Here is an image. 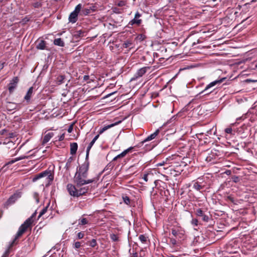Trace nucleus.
<instances>
[{
    "label": "nucleus",
    "instance_id": "4c0bfd02",
    "mask_svg": "<svg viewBox=\"0 0 257 257\" xmlns=\"http://www.w3.org/2000/svg\"><path fill=\"white\" fill-rule=\"evenodd\" d=\"M92 146H88V147L87 148V150H86V158H85V160H88V157H89V151L91 148Z\"/></svg>",
    "mask_w": 257,
    "mask_h": 257
},
{
    "label": "nucleus",
    "instance_id": "39448f33",
    "mask_svg": "<svg viewBox=\"0 0 257 257\" xmlns=\"http://www.w3.org/2000/svg\"><path fill=\"white\" fill-rule=\"evenodd\" d=\"M225 79H226V78L224 77V78H222L221 79H217L214 81L211 82V83H210L209 84H208L206 86L205 88L200 92V94H203L205 92H206V93H205L204 95L209 94L211 93L213 91V90L215 89V88L212 89L211 90L209 91L208 92V91L210 89L213 88V87H214L216 85L218 86L219 85H220L222 82H223V81Z\"/></svg>",
    "mask_w": 257,
    "mask_h": 257
},
{
    "label": "nucleus",
    "instance_id": "f257e3e1",
    "mask_svg": "<svg viewBox=\"0 0 257 257\" xmlns=\"http://www.w3.org/2000/svg\"><path fill=\"white\" fill-rule=\"evenodd\" d=\"M65 134V133L63 130L59 129H50L46 131L42 140V144L44 145L47 143L51 139H53V143L62 141L64 139Z\"/></svg>",
    "mask_w": 257,
    "mask_h": 257
},
{
    "label": "nucleus",
    "instance_id": "20e7f679",
    "mask_svg": "<svg viewBox=\"0 0 257 257\" xmlns=\"http://www.w3.org/2000/svg\"><path fill=\"white\" fill-rule=\"evenodd\" d=\"M86 178H84L81 174L76 173L74 177V181L76 184L77 187H80L85 184H89L94 182L97 181L98 179L97 178H94L92 179L86 180Z\"/></svg>",
    "mask_w": 257,
    "mask_h": 257
},
{
    "label": "nucleus",
    "instance_id": "f03ea898",
    "mask_svg": "<svg viewBox=\"0 0 257 257\" xmlns=\"http://www.w3.org/2000/svg\"><path fill=\"white\" fill-rule=\"evenodd\" d=\"M36 212H34L31 217L28 218L19 227L18 231L15 235V237L12 242L9 245V248L10 249L13 246L16 244L17 240L21 237L27 230V229L30 227L33 222V218L35 216Z\"/></svg>",
    "mask_w": 257,
    "mask_h": 257
},
{
    "label": "nucleus",
    "instance_id": "8fccbe9b",
    "mask_svg": "<svg viewBox=\"0 0 257 257\" xmlns=\"http://www.w3.org/2000/svg\"><path fill=\"white\" fill-rule=\"evenodd\" d=\"M112 10H113V12H114L115 13H119V9L117 8H116V7L113 8H112Z\"/></svg>",
    "mask_w": 257,
    "mask_h": 257
},
{
    "label": "nucleus",
    "instance_id": "aec40b11",
    "mask_svg": "<svg viewBox=\"0 0 257 257\" xmlns=\"http://www.w3.org/2000/svg\"><path fill=\"white\" fill-rule=\"evenodd\" d=\"M46 47V42L44 40H40L37 45L36 48L40 50H44Z\"/></svg>",
    "mask_w": 257,
    "mask_h": 257
},
{
    "label": "nucleus",
    "instance_id": "ea45409f",
    "mask_svg": "<svg viewBox=\"0 0 257 257\" xmlns=\"http://www.w3.org/2000/svg\"><path fill=\"white\" fill-rule=\"evenodd\" d=\"M42 3L39 2H37L33 4V6L35 8H39L42 6Z\"/></svg>",
    "mask_w": 257,
    "mask_h": 257
},
{
    "label": "nucleus",
    "instance_id": "a18cd8bd",
    "mask_svg": "<svg viewBox=\"0 0 257 257\" xmlns=\"http://www.w3.org/2000/svg\"><path fill=\"white\" fill-rule=\"evenodd\" d=\"M84 236V233L82 232H79L77 234V238L78 239H82Z\"/></svg>",
    "mask_w": 257,
    "mask_h": 257
},
{
    "label": "nucleus",
    "instance_id": "6ab92c4d",
    "mask_svg": "<svg viewBox=\"0 0 257 257\" xmlns=\"http://www.w3.org/2000/svg\"><path fill=\"white\" fill-rule=\"evenodd\" d=\"M53 43L55 45L60 47H64L65 43L61 38H57L54 39Z\"/></svg>",
    "mask_w": 257,
    "mask_h": 257
},
{
    "label": "nucleus",
    "instance_id": "e433bc0d",
    "mask_svg": "<svg viewBox=\"0 0 257 257\" xmlns=\"http://www.w3.org/2000/svg\"><path fill=\"white\" fill-rule=\"evenodd\" d=\"M97 245L96 240L95 239H92L89 243V245L92 247H95Z\"/></svg>",
    "mask_w": 257,
    "mask_h": 257
},
{
    "label": "nucleus",
    "instance_id": "1a4fd4ad",
    "mask_svg": "<svg viewBox=\"0 0 257 257\" xmlns=\"http://www.w3.org/2000/svg\"><path fill=\"white\" fill-rule=\"evenodd\" d=\"M19 81L18 77H14L9 84L8 90L10 94L12 93L17 87Z\"/></svg>",
    "mask_w": 257,
    "mask_h": 257
},
{
    "label": "nucleus",
    "instance_id": "f8f14e48",
    "mask_svg": "<svg viewBox=\"0 0 257 257\" xmlns=\"http://www.w3.org/2000/svg\"><path fill=\"white\" fill-rule=\"evenodd\" d=\"M67 189L71 196L78 197V189H77L75 186L72 184H68L67 185Z\"/></svg>",
    "mask_w": 257,
    "mask_h": 257
},
{
    "label": "nucleus",
    "instance_id": "c85d7f7f",
    "mask_svg": "<svg viewBox=\"0 0 257 257\" xmlns=\"http://www.w3.org/2000/svg\"><path fill=\"white\" fill-rule=\"evenodd\" d=\"M146 38V36L143 34H139L136 39L137 40H139L140 41H143Z\"/></svg>",
    "mask_w": 257,
    "mask_h": 257
},
{
    "label": "nucleus",
    "instance_id": "603ef678",
    "mask_svg": "<svg viewBox=\"0 0 257 257\" xmlns=\"http://www.w3.org/2000/svg\"><path fill=\"white\" fill-rule=\"evenodd\" d=\"M148 174H145V175H144V176H143V179H144L145 181H146V182H147V181H148Z\"/></svg>",
    "mask_w": 257,
    "mask_h": 257
},
{
    "label": "nucleus",
    "instance_id": "c9c22d12",
    "mask_svg": "<svg viewBox=\"0 0 257 257\" xmlns=\"http://www.w3.org/2000/svg\"><path fill=\"white\" fill-rule=\"evenodd\" d=\"M48 209V206L44 207L41 211L40 212V214L39 215L38 218H40L41 216H42L43 214H44L47 211Z\"/></svg>",
    "mask_w": 257,
    "mask_h": 257
},
{
    "label": "nucleus",
    "instance_id": "a211bd4d",
    "mask_svg": "<svg viewBox=\"0 0 257 257\" xmlns=\"http://www.w3.org/2000/svg\"><path fill=\"white\" fill-rule=\"evenodd\" d=\"M33 92V87H31L29 88V90L27 91L26 95L24 97V99L27 101L29 102L31 98L32 97V94Z\"/></svg>",
    "mask_w": 257,
    "mask_h": 257
},
{
    "label": "nucleus",
    "instance_id": "393cba45",
    "mask_svg": "<svg viewBox=\"0 0 257 257\" xmlns=\"http://www.w3.org/2000/svg\"><path fill=\"white\" fill-rule=\"evenodd\" d=\"M25 158V156H22V157H19V158H17L14 160H12L10 161H9V162H8L6 165H11V164H12L14 163H15L17 161H20L21 160H22L23 159H24Z\"/></svg>",
    "mask_w": 257,
    "mask_h": 257
},
{
    "label": "nucleus",
    "instance_id": "bf43d9fd",
    "mask_svg": "<svg viewBox=\"0 0 257 257\" xmlns=\"http://www.w3.org/2000/svg\"><path fill=\"white\" fill-rule=\"evenodd\" d=\"M115 93V92H112V93H109V94H107V95H106V96H105V97H106H106H108V96H110V95H111L113 94H114V93Z\"/></svg>",
    "mask_w": 257,
    "mask_h": 257
},
{
    "label": "nucleus",
    "instance_id": "37998d69",
    "mask_svg": "<svg viewBox=\"0 0 257 257\" xmlns=\"http://www.w3.org/2000/svg\"><path fill=\"white\" fill-rule=\"evenodd\" d=\"M126 4V2L125 1H119L117 4L116 5L118 6V7H123V6H124Z\"/></svg>",
    "mask_w": 257,
    "mask_h": 257
},
{
    "label": "nucleus",
    "instance_id": "7ed1b4c3",
    "mask_svg": "<svg viewBox=\"0 0 257 257\" xmlns=\"http://www.w3.org/2000/svg\"><path fill=\"white\" fill-rule=\"evenodd\" d=\"M45 177H46V179L47 182L46 186L47 187L51 184V182L53 181L54 179V175L51 173V171L49 170H45L37 174L33 178V181H36L38 179Z\"/></svg>",
    "mask_w": 257,
    "mask_h": 257
},
{
    "label": "nucleus",
    "instance_id": "72a5a7b5",
    "mask_svg": "<svg viewBox=\"0 0 257 257\" xmlns=\"http://www.w3.org/2000/svg\"><path fill=\"white\" fill-rule=\"evenodd\" d=\"M171 232L172 234L175 237H177L179 234V230L176 229L174 228L171 229Z\"/></svg>",
    "mask_w": 257,
    "mask_h": 257
},
{
    "label": "nucleus",
    "instance_id": "6e6d98bb",
    "mask_svg": "<svg viewBox=\"0 0 257 257\" xmlns=\"http://www.w3.org/2000/svg\"><path fill=\"white\" fill-rule=\"evenodd\" d=\"M89 76L88 75H84V76H83V80H84V81H87V80H88L89 79Z\"/></svg>",
    "mask_w": 257,
    "mask_h": 257
},
{
    "label": "nucleus",
    "instance_id": "7c9ffc66",
    "mask_svg": "<svg viewBox=\"0 0 257 257\" xmlns=\"http://www.w3.org/2000/svg\"><path fill=\"white\" fill-rule=\"evenodd\" d=\"M110 237L113 241H118L119 240L118 235L115 234H111Z\"/></svg>",
    "mask_w": 257,
    "mask_h": 257
},
{
    "label": "nucleus",
    "instance_id": "49530a36",
    "mask_svg": "<svg viewBox=\"0 0 257 257\" xmlns=\"http://www.w3.org/2000/svg\"><path fill=\"white\" fill-rule=\"evenodd\" d=\"M73 130V124H71L69 126L67 131L69 133H70L72 132Z\"/></svg>",
    "mask_w": 257,
    "mask_h": 257
},
{
    "label": "nucleus",
    "instance_id": "9b49d317",
    "mask_svg": "<svg viewBox=\"0 0 257 257\" xmlns=\"http://www.w3.org/2000/svg\"><path fill=\"white\" fill-rule=\"evenodd\" d=\"M195 214L198 217H201L203 221L205 222H208L210 218L205 214V211L201 208H197L195 210Z\"/></svg>",
    "mask_w": 257,
    "mask_h": 257
},
{
    "label": "nucleus",
    "instance_id": "bb28decb",
    "mask_svg": "<svg viewBox=\"0 0 257 257\" xmlns=\"http://www.w3.org/2000/svg\"><path fill=\"white\" fill-rule=\"evenodd\" d=\"M65 77L63 75L59 76L57 78V83L58 85H60L64 82V80Z\"/></svg>",
    "mask_w": 257,
    "mask_h": 257
},
{
    "label": "nucleus",
    "instance_id": "de8ad7c7",
    "mask_svg": "<svg viewBox=\"0 0 257 257\" xmlns=\"http://www.w3.org/2000/svg\"><path fill=\"white\" fill-rule=\"evenodd\" d=\"M170 242L173 245H175L177 243L176 240L175 239L172 238L170 239Z\"/></svg>",
    "mask_w": 257,
    "mask_h": 257
},
{
    "label": "nucleus",
    "instance_id": "9d476101",
    "mask_svg": "<svg viewBox=\"0 0 257 257\" xmlns=\"http://www.w3.org/2000/svg\"><path fill=\"white\" fill-rule=\"evenodd\" d=\"M21 197V192H17L12 195L7 200L6 204L7 205H11L14 204L16 200H17L19 198Z\"/></svg>",
    "mask_w": 257,
    "mask_h": 257
},
{
    "label": "nucleus",
    "instance_id": "58836bf2",
    "mask_svg": "<svg viewBox=\"0 0 257 257\" xmlns=\"http://www.w3.org/2000/svg\"><path fill=\"white\" fill-rule=\"evenodd\" d=\"M73 246L76 249H78L81 246V242L79 241L75 242L73 243Z\"/></svg>",
    "mask_w": 257,
    "mask_h": 257
},
{
    "label": "nucleus",
    "instance_id": "0eeeda50",
    "mask_svg": "<svg viewBox=\"0 0 257 257\" xmlns=\"http://www.w3.org/2000/svg\"><path fill=\"white\" fill-rule=\"evenodd\" d=\"M151 67L146 66L139 69L134 75L131 80H135L138 78L142 77L148 71L150 70Z\"/></svg>",
    "mask_w": 257,
    "mask_h": 257
},
{
    "label": "nucleus",
    "instance_id": "412c9836",
    "mask_svg": "<svg viewBox=\"0 0 257 257\" xmlns=\"http://www.w3.org/2000/svg\"><path fill=\"white\" fill-rule=\"evenodd\" d=\"M88 188L82 187L78 189V197L85 194L88 191Z\"/></svg>",
    "mask_w": 257,
    "mask_h": 257
},
{
    "label": "nucleus",
    "instance_id": "e2e57ef3",
    "mask_svg": "<svg viewBox=\"0 0 257 257\" xmlns=\"http://www.w3.org/2000/svg\"><path fill=\"white\" fill-rule=\"evenodd\" d=\"M22 146H21V147H19L18 149H17V150L16 151V153H15V154H16V153H17V152H18L19 150H20V149H21V148H22Z\"/></svg>",
    "mask_w": 257,
    "mask_h": 257
},
{
    "label": "nucleus",
    "instance_id": "423d86ee",
    "mask_svg": "<svg viewBox=\"0 0 257 257\" xmlns=\"http://www.w3.org/2000/svg\"><path fill=\"white\" fill-rule=\"evenodd\" d=\"M89 163L88 160H85V162L79 168V170L76 173L81 174L84 178H86L87 176V172L89 169Z\"/></svg>",
    "mask_w": 257,
    "mask_h": 257
},
{
    "label": "nucleus",
    "instance_id": "0e129e2a",
    "mask_svg": "<svg viewBox=\"0 0 257 257\" xmlns=\"http://www.w3.org/2000/svg\"><path fill=\"white\" fill-rule=\"evenodd\" d=\"M2 214H3V211L1 209H0V218H1Z\"/></svg>",
    "mask_w": 257,
    "mask_h": 257
},
{
    "label": "nucleus",
    "instance_id": "473e14b6",
    "mask_svg": "<svg viewBox=\"0 0 257 257\" xmlns=\"http://www.w3.org/2000/svg\"><path fill=\"white\" fill-rule=\"evenodd\" d=\"M122 199L123 202L127 205H130L131 203V200L130 198L127 196H123Z\"/></svg>",
    "mask_w": 257,
    "mask_h": 257
},
{
    "label": "nucleus",
    "instance_id": "69168bd1",
    "mask_svg": "<svg viewBox=\"0 0 257 257\" xmlns=\"http://www.w3.org/2000/svg\"><path fill=\"white\" fill-rule=\"evenodd\" d=\"M133 256L134 257H138L137 253H134Z\"/></svg>",
    "mask_w": 257,
    "mask_h": 257
},
{
    "label": "nucleus",
    "instance_id": "338daca9",
    "mask_svg": "<svg viewBox=\"0 0 257 257\" xmlns=\"http://www.w3.org/2000/svg\"><path fill=\"white\" fill-rule=\"evenodd\" d=\"M70 145H77L76 143H71Z\"/></svg>",
    "mask_w": 257,
    "mask_h": 257
},
{
    "label": "nucleus",
    "instance_id": "c756f323",
    "mask_svg": "<svg viewBox=\"0 0 257 257\" xmlns=\"http://www.w3.org/2000/svg\"><path fill=\"white\" fill-rule=\"evenodd\" d=\"M132 45H133V44L131 41L127 40V41H125L123 43L122 46H123V47H124L125 48H129L131 46H132Z\"/></svg>",
    "mask_w": 257,
    "mask_h": 257
},
{
    "label": "nucleus",
    "instance_id": "2f4dec72",
    "mask_svg": "<svg viewBox=\"0 0 257 257\" xmlns=\"http://www.w3.org/2000/svg\"><path fill=\"white\" fill-rule=\"evenodd\" d=\"M88 223V221L87 220V219L86 218H83L79 220L78 224L81 225H84L87 224Z\"/></svg>",
    "mask_w": 257,
    "mask_h": 257
},
{
    "label": "nucleus",
    "instance_id": "cd10ccee",
    "mask_svg": "<svg viewBox=\"0 0 257 257\" xmlns=\"http://www.w3.org/2000/svg\"><path fill=\"white\" fill-rule=\"evenodd\" d=\"M70 154L72 155H75L77 150L78 146H70Z\"/></svg>",
    "mask_w": 257,
    "mask_h": 257
},
{
    "label": "nucleus",
    "instance_id": "4be33fe9",
    "mask_svg": "<svg viewBox=\"0 0 257 257\" xmlns=\"http://www.w3.org/2000/svg\"><path fill=\"white\" fill-rule=\"evenodd\" d=\"M189 149H190V148H187L186 146H183L182 147L179 148L180 153L183 156H186Z\"/></svg>",
    "mask_w": 257,
    "mask_h": 257
},
{
    "label": "nucleus",
    "instance_id": "b1692460",
    "mask_svg": "<svg viewBox=\"0 0 257 257\" xmlns=\"http://www.w3.org/2000/svg\"><path fill=\"white\" fill-rule=\"evenodd\" d=\"M81 9H82V4H79L77 5L75 8V10L73 11L74 13L78 15L79 13H81Z\"/></svg>",
    "mask_w": 257,
    "mask_h": 257
},
{
    "label": "nucleus",
    "instance_id": "774afa93",
    "mask_svg": "<svg viewBox=\"0 0 257 257\" xmlns=\"http://www.w3.org/2000/svg\"><path fill=\"white\" fill-rule=\"evenodd\" d=\"M13 135V134H11V136H10V137H11V138H12Z\"/></svg>",
    "mask_w": 257,
    "mask_h": 257
},
{
    "label": "nucleus",
    "instance_id": "4468645a",
    "mask_svg": "<svg viewBox=\"0 0 257 257\" xmlns=\"http://www.w3.org/2000/svg\"><path fill=\"white\" fill-rule=\"evenodd\" d=\"M134 149V147H131L128 148V149L124 150L121 153L119 154V155H117L116 157H115L112 161H115L118 159L123 158L126 156V155L130 152H131L132 150Z\"/></svg>",
    "mask_w": 257,
    "mask_h": 257
},
{
    "label": "nucleus",
    "instance_id": "f3484780",
    "mask_svg": "<svg viewBox=\"0 0 257 257\" xmlns=\"http://www.w3.org/2000/svg\"><path fill=\"white\" fill-rule=\"evenodd\" d=\"M78 20V15L73 12H71L69 17V21L72 23H75Z\"/></svg>",
    "mask_w": 257,
    "mask_h": 257
},
{
    "label": "nucleus",
    "instance_id": "5701e85b",
    "mask_svg": "<svg viewBox=\"0 0 257 257\" xmlns=\"http://www.w3.org/2000/svg\"><path fill=\"white\" fill-rule=\"evenodd\" d=\"M193 188L197 191H200L204 188V186L201 185L198 182H196L193 184Z\"/></svg>",
    "mask_w": 257,
    "mask_h": 257
},
{
    "label": "nucleus",
    "instance_id": "6e6552de",
    "mask_svg": "<svg viewBox=\"0 0 257 257\" xmlns=\"http://www.w3.org/2000/svg\"><path fill=\"white\" fill-rule=\"evenodd\" d=\"M141 17V15L137 12L135 16V18L130 21L128 24V27L130 28V26H132L134 25H137V26H139L142 22V20L141 19H139V18Z\"/></svg>",
    "mask_w": 257,
    "mask_h": 257
},
{
    "label": "nucleus",
    "instance_id": "09e8293b",
    "mask_svg": "<svg viewBox=\"0 0 257 257\" xmlns=\"http://www.w3.org/2000/svg\"><path fill=\"white\" fill-rule=\"evenodd\" d=\"M83 31H78L77 32V34L76 35L78 36V37H81L82 36V34H83Z\"/></svg>",
    "mask_w": 257,
    "mask_h": 257
},
{
    "label": "nucleus",
    "instance_id": "13d9d810",
    "mask_svg": "<svg viewBox=\"0 0 257 257\" xmlns=\"http://www.w3.org/2000/svg\"><path fill=\"white\" fill-rule=\"evenodd\" d=\"M228 199L230 200L232 202H234V199L233 198L231 197V196H228Z\"/></svg>",
    "mask_w": 257,
    "mask_h": 257
},
{
    "label": "nucleus",
    "instance_id": "c03bdc74",
    "mask_svg": "<svg viewBox=\"0 0 257 257\" xmlns=\"http://www.w3.org/2000/svg\"><path fill=\"white\" fill-rule=\"evenodd\" d=\"M33 197L34 199L36 200L37 203H38L39 202V194L35 192L33 194Z\"/></svg>",
    "mask_w": 257,
    "mask_h": 257
},
{
    "label": "nucleus",
    "instance_id": "680f3d73",
    "mask_svg": "<svg viewBox=\"0 0 257 257\" xmlns=\"http://www.w3.org/2000/svg\"><path fill=\"white\" fill-rule=\"evenodd\" d=\"M95 141L93 139L91 141V142L90 143L89 145H93L95 143Z\"/></svg>",
    "mask_w": 257,
    "mask_h": 257
},
{
    "label": "nucleus",
    "instance_id": "dca6fc26",
    "mask_svg": "<svg viewBox=\"0 0 257 257\" xmlns=\"http://www.w3.org/2000/svg\"><path fill=\"white\" fill-rule=\"evenodd\" d=\"M160 132L159 129H157L154 133L152 134L150 136H149L147 138H146L144 141L141 142V144H144L146 142H148L154 139L159 134Z\"/></svg>",
    "mask_w": 257,
    "mask_h": 257
},
{
    "label": "nucleus",
    "instance_id": "ddd939ff",
    "mask_svg": "<svg viewBox=\"0 0 257 257\" xmlns=\"http://www.w3.org/2000/svg\"><path fill=\"white\" fill-rule=\"evenodd\" d=\"M121 122V121H119L118 122H115V123H111L110 124H109V125H106V126H104V127H103L102 128H100L99 130V131H98V134L97 135H96L94 138H93V140H95L96 141V140L99 137V135L100 134H102L103 132H104L105 131H106L107 130H108V128H110L113 126H114V125H116V124H118V123H119L120 122Z\"/></svg>",
    "mask_w": 257,
    "mask_h": 257
},
{
    "label": "nucleus",
    "instance_id": "f704fd0d",
    "mask_svg": "<svg viewBox=\"0 0 257 257\" xmlns=\"http://www.w3.org/2000/svg\"><path fill=\"white\" fill-rule=\"evenodd\" d=\"M191 223L194 226H197L198 225V220L196 218H192L191 221Z\"/></svg>",
    "mask_w": 257,
    "mask_h": 257
},
{
    "label": "nucleus",
    "instance_id": "052dcab7",
    "mask_svg": "<svg viewBox=\"0 0 257 257\" xmlns=\"http://www.w3.org/2000/svg\"><path fill=\"white\" fill-rule=\"evenodd\" d=\"M7 132V130H5V129L1 131V132H2V135H4V134H5V133H6Z\"/></svg>",
    "mask_w": 257,
    "mask_h": 257
},
{
    "label": "nucleus",
    "instance_id": "3c124183",
    "mask_svg": "<svg viewBox=\"0 0 257 257\" xmlns=\"http://www.w3.org/2000/svg\"><path fill=\"white\" fill-rule=\"evenodd\" d=\"M70 162L68 161L65 166V168H66L67 170L69 169V168H70Z\"/></svg>",
    "mask_w": 257,
    "mask_h": 257
},
{
    "label": "nucleus",
    "instance_id": "a19ab883",
    "mask_svg": "<svg viewBox=\"0 0 257 257\" xmlns=\"http://www.w3.org/2000/svg\"><path fill=\"white\" fill-rule=\"evenodd\" d=\"M232 180L234 183H237L240 181L239 177L237 176H233L232 177Z\"/></svg>",
    "mask_w": 257,
    "mask_h": 257
},
{
    "label": "nucleus",
    "instance_id": "2eb2a0df",
    "mask_svg": "<svg viewBox=\"0 0 257 257\" xmlns=\"http://www.w3.org/2000/svg\"><path fill=\"white\" fill-rule=\"evenodd\" d=\"M95 6H92L89 7V8H83L81 11V15L87 16L89 15L91 13L95 11Z\"/></svg>",
    "mask_w": 257,
    "mask_h": 257
},
{
    "label": "nucleus",
    "instance_id": "a878e982",
    "mask_svg": "<svg viewBox=\"0 0 257 257\" xmlns=\"http://www.w3.org/2000/svg\"><path fill=\"white\" fill-rule=\"evenodd\" d=\"M139 238L143 243H146L148 240V237L144 234H141L139 236Z\"/></svg>",
    "mask_w": 257,
    "mask_h": 257
},
{
    "label": "nucleus",
    "instance_id": "864d4df0",
    "mask_svg": "<svg viewBox=\"0 0 257 257\" xmlns=\"http://www.w3.org/2000/svg\"><path fill=\"white\" fill-rule=\"evenodd\" d=\"M5 64V62H0V70L3 69Z\"/></svg>",
    "mask_w": 257,
    "mask_h": 257
},
{
    "label": "nucleus",
    "instance_id": "79ce46f5",
    "mask_svg": "<svg viewBox=\"0 0 257 257\" xmlns=\"http://www.w3.org/2000/svg\"><path fill=\"white\" fill-rule=\"evenodd\" d=\"M225 132L226 134L232 135L233 130L231 127H228L225 129Z\"/></svg>",
    "mask_w": 257,
    "mask_h": 257
},
{
    "label": "nucleus",
    "instance_id": "5fc2aeb1",
    "mask_svg": "<svg viewBox=\"0 0 257 257\" xmlns=\"http://www.w3.org/2000/svg\"><path fill=\"white\" fill-rule=\"evenodd\" d=\"M165 164V162L164 161L161 162V163H158L157 164V166L159 167V166H163L164 165V164Z\"/></svg>",
    "mask_w": 257,
    "mask_h": 257
},
{
    "label": "nucleus",
    "instance_id": "4d7b16f0",
    "mask_svg": "<svg viewBox=\"0 0 257 257\" xmlns=\"http://www.w3.org/2000/svg\"><path fill=\"white\" fill-rule=\"evenodd\" d=\"M224 173H225L227 175H230L231 174V171L229 170H226Z\"/></svg>",
    "mask_w": 257,
    "mask_h": 257
}]
</instances>
